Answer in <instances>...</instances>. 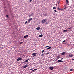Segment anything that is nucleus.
Segmentation results:
<instances>
[{"instance_id": "nucleus-44", "label": "nucleus", "mask_w": 74, "mask_h": 74, "mask_svg": "<svg viewBox=\"0 0 74 74\" xmlns=\"http://www.w3.org/2000/svg\"><path fill=\"white\" fill-rule=\"evenodd\" d=\"M10 14L11 16H12V13H10Z\"/></svg>"}, {"instance_id": "nucleus-18", "label": "nucleus", "mask_w": 74, "mask_h": 74, "mask_svg": "<svg viewBox=\"0 0 74 74\" xmlns=\"http://www.w3.org/2000/svg\"><path fill=\"white\" fill-rule=\"evenodd\" d=\"M69 57H73V55L72 54L69 55Z\"/></svg>"}, {"instance_id": "nucleus-6", "label": "nucleus", "mask_w": 74, "mask_h": 74, "mask_svg": "<svg viewBox=\"0 0 74 74\" xmlns=\"http://www.w3.org/2000/svg\"><path fill=\"white\" fill-rule=\"evenodd\" d=\"M57 10H59V11H63V9H61L59 7L57 8Z\"/></svg>"}, {"instance_id": "nucleus-22", "label": "nucleus", "mask_w": 74, "mask_h": 74, "mask_svg": "<svg viewBox=\"0 0 74 74\" xmlns=\"http://www.w3.org/2000/svg\"><path fill=\"white\" fill-rule=\"evenodd\" d=\"M9 12H10V14H12V12L11 10H9Z\"/></svg>"}, {"instance_id": "nucleus-51", "label": "nucleus", "mask_w": 74, "mask_h": 74, "mask_svg": "<svg viewBox=\"0 0 74 74\" xmlns=\"http://www.w3.org/2000/svg\"><path fill=\"white\" fill-rule=\"evenodd\" d=\"M56 60H56L55 61V62H56Z\"/></svg>"}, {"instance_id": "nucleus-4", "label": "nucleus", "mask_w": 74, "mask_h": 74, "mask_svg": "<svg viewBox=\"0 0 74 74\" xmlns=\"http://www.w3.org/2000/svg\"><path fill=\"white\" fill-rule=\"evenodd\" d=\"M34 13H32V14H30L29 15H28V16L29 17H31V16H33V15H34Z\"/></svg>"}, {"instance_id": "nucleus-25", "label": "nucleus", "mask_w": 74, "mask_h": 74, "mask_svg": "<svg viewBox=\"0 0 74 74\" xmlns=\"http://www.w3.org/2000/svg\"><path fill=\"white\" fill-rule=\"evenodd\" d=\"M60 56H57V58H58V59H59V58H60Z\"/></svg>"}, {"instance_id": "nucleus-30", "label": "nucleus", "mask_w": 74, "mask_h": 74, "mask_svg": "<svg viewBox=\"0 0 74 74\" xmlns=\"http://www.w3.org/2000/svg\"><path fill=\"white\" fill-rule=\"evenodd\" d=\"M48 23H49V21H47L46 22L45 24H48Z\"/></svg>"}, {"instance_id": "nucleus-7", "label": "nucleus", "mask_w": 74, "mask_h": 74, "mask_svg": "<svg viewBox=\"0 0 74 74\" xmlns=\"http://www.w3.org/2000/svg\"><path fill=\"white\" fill-rule=\"evenodd\" d=\"M21 60H22V58H18L17 59V61H19V60L21 61Z\"/></svg>"}, {"instance_id": "nucleus-32", "label": "nucleus", "mask_w": 74, "mask_h": 74, "mask_svg": "<svg viewBox=\"0 0 74 74\" xmlns=\"http://www.w3.org/2000/svg\"><path fill=\"white\" fill-rule=\"evenodd\" d=\"M48 47H49V46H47L45 47V48H48Z\"/></svg>"}, {"instance_id": "nucleus-48", "label": "nucleus", "mask_w": 74, "mask_h": 74, "mask_svg": "<svg viewBox=\"0 0 74 74\" xmlns=\"http://www.w3.org/2000/svg\"><path fill=\"white\" fill-rule=\"evenodd\" d=\"M72 60H74V58L72 59Z\"/></svg>"}, {"instance_id": "nucleus-9", "label": "nucleus", "mask_w": 74, "mask_h": 74, "mask_svg": "<svg viewBox=\"0 0 74 74\" xmlns=\"http://www.w3.org/2000/svg\"><path fill=\"white\" fill-rule=\"evenodd\" d=\"M68 31V29H66L65 30H64L63 31V32L64 33H66V32H67Z\"/></svg>"}, {"instance_id": "nucleus-11", "label": "nucleus", "mask_w": 74, "mask_h": 74, "mask_svg": "<svg viewBox=\"0 0 74 74\" xmlns=\"http://www.w3.org/2000/svg\"><path fill=\"white\" fill-rule=\"evenodd\" d=\"M29 37L28 35L24 36L23 37V38H27V37Z\"/></svg>"}, {"instance_id": "nucleus-2", "label": "nucleus", "mask_w": 74, "mask_h": 74, "mask_svg": "<svg viewBox=\"0 0 74 74\" xmlns=\"http://www.w3.org/2000/svg\"><path fill=\"white\" fill-rule=\"evenodd\" d=\"M33 19L32 18H29V19L27 20L28 21V23H29L30 22V21Z\"/></svg>"}, {"instance_id": "nucleus-8", "label": "nucleus", "mask_w": 74, "mask_h": 74, "mask_svg": "<svg viewBox=\"0 0 74 74\" xmlns=\"http://www.w3.org/2000/svg\"><path fill=\"white\" fill-rule=\"evenodd\" d=\"M32 57H34L35 56H36V53H33L32 54Z\"/></svg>"}, {"instance_id": "nucleus-33", "label": "nucleus", "mask_w": 74, "mask_h": 74, "mask_svg": "<svg viewBox=\"0 0 74 74\" xmlns=\"http://www.w3.org/2000/svg\"><path fill=\"white\" fill-rule=\"evenodd\" d=\"M49 53H50V52L47 53H46V54H47V55H48V54H49Z\"/></svg>"}, {"instance_id": "nucleus-1", "label": "nucleus", "mask_w": 74, "mask_h": 74, "mask_svg": "<svg viewBox=\"0 0 74 74\" xmlns=\"http://www.w3.org/2000/svg\"><path fill=\"white\" fill-rule=\"evenodd\" d=\"M47 21V19L45 18V19H43L42 21H41V23H44L46 22Z\"/></svg>"}, {"instance_id": "nucleus-40", "label": "nucleus", "mask_w": 74, "mask_h": 74, "mask_svg": "<svg viewBox=\"0 0 74 74\" xmlns=\"http://www.w3.org/2000/svg\"><path fill=\"white\" fill-rule=\"evenodd\" d=\"M33 0H29V2H32V1Z\"/></svg>"}, {"instance_id": "nucleus-29", "label": "nucleus", "mask_w": 74, "mask_h": 74, "mask_svg": "<svg viewBox=\"0 0 74 74\" xmlns=\"http://www.w3.org/2000/svg\"><path fill=\"white\" fill-rule=\"evenodd\" d=\"M34 70H32V71H31V73H33V72H34Z\"/></svg>"}, {"instance_id": "nucleus-24", "label": "nucleus", "mask_w": 74, "mask_h": 74, "mask_svg": "<svg viewBox=\"0 0 74 74\" xmlns=\"http://www.w3.org/2000/svg\"><path fill=\"white\" fill-rule=\"evenodd\" d=\"M22 44H23V42H21L20 43H19V44L20 45H21Z\"/></svg>"}, {"instance_id": "nucleus-27", "label": "nucleus", "mask_w": 74, "mask_h": 74, "mask_svg": "<svg viewBox=\"0 0 74 74\" xmlns=\"http://www.w3.org/2000/svg\"><path fill=\"white\" fill-rule=\"evenodd\" d=\"M70 71H74V69H70Z\"/></svg>"}, {"instance_id": "nucleus-42", "label": "nucleus", "mask_w": 74, "mask_h": 74, "mask_svg": "<svg viewBox=\"0 0 74 74\" xmlns=\"http://www.w3.org/2000/svg\"><path fill=\"white\" fill-rule=\"evenodd\" d=\"M60 3V1H59L58 3V4H59Z\"/></svg>"}, {"instance_id": "nucleus-28", "label": "nucleus", "mask_w": 74, "mask_h": 74, "mask_svg": "<svg viewBox=\"0 0 74 74\" xmlns=\"http://www.w3.org/2000/svg\"><path fill=\"white\" fill-rule=\"evenodd\" d=\"M26 23H28V22H27V21L25 22V24H26Z\"/></svg>"}, {"instance_id": "nucleus-47", "label": "nucleus", "mask_w": 74, "mask_h": 74, "mask_svg": "<svg viewBox=\"0 0 74 74\" xmlns=\"http://www.w3.org/2000/svg\"><path fill=\"white\" fill-rule=\"evenodd\" d=\"M63 44H66V43H64Z\"/></svg>"}, {"instance_id": "nucleus-34", "label": "nucleus", "mask_w": 74, "mask_h": 74, "mask_svg": "<svg viewBox=\"0 0 74 74\" xmlns=\"http://www.w3.org/2000/svg\"><path fill=\"white\" fill-rule=\"evenodd\" d=\"M65 41H66V40H64L62 41V42L63 43L64 42H65Z\"/></svg>"}, {"instance_id": "nucleus-13", "label": "nucleus", "mask_w": 74, "mask_h": 74, "mask_svg": "<svg viewBox=\"0 0 74 74\" xmlns=\"http://www.w3.org/2000/svg\"><path fill=\"white\" fill-rule=\"evenodd\" d=\"M8 8L9 10H11V8L10 7H11V6L9 5V4H8Z\"/></svg>"}, {"instance_id": "nucleus-49", "label": "nucleus", "mask_w": 74, "mask_h": 74, "mask_svg": "<svg viewBox=\"0 0 74 74\" xmlns=\"http://www.w3.org/2000/svg\"><path fill=\"white\" fill-rule=\"evenodd\" d=\"M42 53H44V52L42 51Z\"/></svg>"}, {"instance_id": "nucleus-46", "label": "nucleus", "mask_w": 74, "mask_h": 74, "mask_svg": "<svg viewBox=\"0 0 74 74\" xmlns=\"http://www.w3.org/2000/svg\"><path fill=\"white\" fill-rule=\"evenodd\" d=\"M67 45H68L69 46H70V45H69L68 44H67Z\"/></svg>"}, {"instance_id": "nucleus-31", "label": "nucleus", "mask_w": 74, "mask_h": 74, "mask_svg": "<svg viewBox=\"0 0 74 74\" xmlns=\"http://www.w3.org/2000/svg\"><path fill=\"white\" fill-rule=\"evenodd\" d=\"M53 10H55L56 9V7H54L53 8Z\"/></svg>"}, {"instance_id": "nucleus-39", "label": "nucleus", "mask_w": 74, "mask_h": 74, "mask_svg": "<svg viewBox=\"0 0 74 74\" xmlns=\"http://www.w3.org/2000/svg\"><path fill=\"white\" fill-rule=\"evenodd\" d=\"M44 53H42V55L41 56H44Z\"/></svg>"}, {"instance_id": "nucleus-41", "label": "nucleus", "mask_w": 74, "mask_h": 74, "mask_svg": "<svg viewBox=\"0 0 74 74\" xmlns=\"http://www.w3.org/2000/svg\"><path fill=\"white\" fill-rule=\"evenodd\" d=\"M63 58H62L61 60H63Z\"/></svg>"}, {"instance_id": "nucleus-3", "label": "nucleus", "mask_w": 74, "mask_h": 74, "mask_svg": "<svg viewBox=\"0 0 74 74\" xmlns=\"http://www.w3.org/2000/svg\"><path fill=\"white\" fill-rule=\"evenodd\" d=\"M55 68V66L54 67H52V66H49V69L50 70H53V69Z\"/></svg>"}, {"instance_id": "nucleus-23", "label": "nucleus", "mask_w": 74, "mask_h": 74, "mask_svg": "<svg viewBox=\"0 0 74 74\" xmlns=\"http://www.w3.org/2000/svg\"><path fill=\"white\" fill-rule=\"evenodd\" d=\"M67 6H64V7H65L64 8V9H66V8H67Z\"/></svg>"}, {"instance_id": "nucleus-10", "label": "nucleus", "mask_w": 74, "mask_h": 74, "mask_svg": "<svg viewBox=\"0 0 74 74\" xmlns=\"http://www.w3.org/2000/svg\"><path fill=\"white\" fill-rule=\"evenodd\" d=\"M58 63H60V62H63V61H62V60H60L57 61Z\"/></svg>"}, {"instance_id": "nucleus-21", "label": "nucleus", "mask_w": 74, "mask_h": 74, "mask_svg": "<svg viewBox=\"0 0 74 74\" xmlns=\"http://www.w3.org/2000/svg\"><path fill=\"white\" fill-rule=\"evenodd\" d=\"M69 30H71L72 29V27H71L68 28Z\"/></svg>"}, {"instance_id": "nucleus-5", "label": "nucleus", "mask_w": 74, "mask_h": 74, "mask_svg": "<svg viewBox=\"0 0 74 74\" xmlns=\"http://www.w3.org/2000/svg\"><path fill=\"white\" fill-rule=\"evenodd\" d=\"M28 66H29V65L27 64H26V65H24V66H23V67L25 69V68H26V67H27Z\"/></svg>"}, {"instance_id": "nucleus-26", "label": "nucleus", "mask_w": 74, "mask_h": 74, "mask_svg": "<svg viewBox=\"0 0 74 74\" xmlns=\"http://www.w3.org/2000/svg\"><path fill=\"white\" fill-rule=\"evenodd\" d=\"M6 17H7V18H9V15H6Z\"/></svg>"}, {"instance_id": "nucleus-14", "label": "nucleus", "mask_w": 74, "mask_h": 74, "mask_svg": "<svg viewBox=\"0 0 74 74\" xmlns=\"http://www.w3.org/2000/svg\"><path fill=\"white\" fill-rule=\"evenodd\" d=\"M43 16H48V15H47V13H44Z\"/></svg>"}, {"instance_id": "nucleus-15", "label": "nucleus", "mask_w": 74, "mask_h": 74, "mask_svg": "<svg viewBox=\"0 0 74 74\" xmlns=\"http://www.w3.org/2000/svg\"><path fill=\"white\" fill-rule=\"evenodd\" d=\"M40 29H41V28L40 27H37L36 28V30H40Z\"/></svg>"}, {"instance_id": "nucleus-37", "label": "nucleus", "mask_w": 74, "mask_h": 74, "mask_svg": "<svg viewBox=\"0 0 74 74\" xmlns=\"http://www.w3.org/2000/svg\"><path fill=\"white\" fill-rule=\"evenodd\" d=\"M34 71H36V70H37V69H34Z\"/></svg>"}, {"instance_id": "nucleus-38", "label": "nucleus", "mask_w": 74, "mask_h": 74, "mask_svg": "<svg viewBox=\"0 0 74 74\" xmlns=\"http://www.w3.org/2000/svg\"><path fill=\"white\" fill-rule=\"evenodd\" d=\"M35 53V54L36 55V54H37V55H38V54L37 53Z\"/></svg>"}, {"instance_id": "nucleus-45", "label": "nucleus", "mask_w": 74, "mask_h": 74, "mask_svg": "<svg viewBox=\"0 0 74 74\" xmlns=\"http://www.w3.org/2000/svg\"><path fill=\"white\" fill-rule=\"evenodd\" d=\"M44 51H45L44 50H43L42 51L44 52Z\"/></svg>"}, {"instance_id": "nucleus-19", "label": "nucleus", "mask_w": 74, "mask_h": 74, "mask_svg": "<svg viewBox=\"0 0 74 74\" xmlns=\"http://www.w3.org/2000/svg\"><path fill=\"white\" fill-rule=\"evenodd\" d=\"M66 1L67 3L69 4V1H68V0H66Z\"/></svg>"}, {"instance_id": "nucleus-12", "label": "nucleus", "mask_w": 74, "mask_h": 74, "mask_svg": "<svg viewBox=\"0 0 74 74\" xmlns=\"http://www.w3.org/2000/svg\"><path fill=\"white\" fill-rule=\"evenodd\" d=\"M66 55V52H63L61 53V55Z\"/></svg>"}, {"instance_id": "nucleus-20", "label": "nucleus", "mask_w": 74, "mask_h": 74, "mask_svg": "<svg viewBox=\"0 0 74 74\" xmlns=\"http://www.w3.org/2000/svg\"><path fill=\"white\" fill-rule=\"evenodd\" d=\"M29 60V59H28L27 60H25L24 61V62H28V61Z\"/></svg>"}, {"instance_id": "nucleus-36", "label": "nucleus", "mask_w": 74, "mask_h": 74, "mask_svg": "<svg viewBox=\"0 0 74 74\" xmlns=\"http://www.w3.org/2000/svg\"><path fill=\"white\" fill-rule=\"evenodd\" d=\"M33 70V69H29V70Z\"/></svg>"}, {"instance_id": "nucleus-16", "label": "nucleus", "mask_w": 74, "mask_h": 74, "mask_svg": "<svg viewBox=\"0 0 74 74\" xmlns=\"http://www.w3.org/2000/svg\"><path fill=\"white\" fill-rule=\"evenodd\" d=\"M42 36H43V35L41 34L39 36V37H42Z\"/></svg>"}, {"instance_id": "nucleus-50", "label": "nucleus", "mask_w": 74, "mask_h": 74, "mask_svg": "<svg viewBox=\"0 0 74 74\" xmlns=\"http://www.w3.org/2000/svg\"><path fill=\"white\" fill-rule=\"evenodd\" d=\"M58 58H57L56 59V60H58Z\"/></svg>"}, {"instance_id": "nucleus-52", "label": "nucleus", "mask_w": 74, "mask_h": 74, "mask_svg": "<svg viewBox=\"0 0 74 74\" xmlns=\"http://www.w3.org/2000/svg\"><path fill=\"white\" fill-rule=\"evenodd\" d=\"M61 58V57H60V58Z\"/></svg>"}, {"instance_id": "nucleus-17", "label": "nucleus", "mask_w": 74, "mask_h": 74, "mask_svg": "<svg viewBox=\"0 0 74 74\" xmlns=\"http://www.w3.org/2000/svg\"><path fill=\"white\" fill-rule=\"evenodd\" d=\"M51 49V47H49L48 48H47L46 50H48V49Z\"/></svg>"}, {"instance_id": "nucleus-43", "label": "nucleus", "mask_w": 74, "mask_h": 74, "mask_svg": "<svg viewBox=\"0 0 74 74\" xmlns=\"http://www.w3.org/2000/svg\"><path fill=\"white\" fill-rule=\"evenodd\" d=\"M67 4V3H66V5H65V6H67V5L68 4Z\"/></svg>"}, {"instance_id": "nucleus-35", "label": "nucleus", "mask_w": 74, "mask_h": 74, "mask_svg": "<svg viewBox=\"0 0 74 74\" xmlns=\"http://www.w3.org/2000/svg\"><path fill=\"white\" fill-rule=\"evenodd\" d=\"M54 11L55 12H57V11H56V10H54Z\"/></svg>"}]
</instances>
